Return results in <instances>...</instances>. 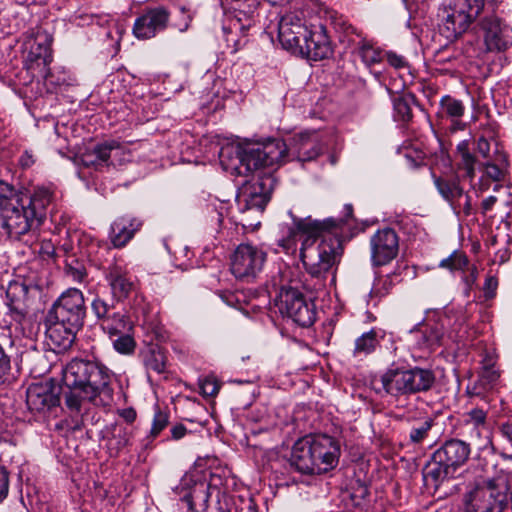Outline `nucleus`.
I'll list each match as a JSON object with an SVG mask.
<instances>
[{"mask_svg": "<svg viewBox=\"0 0 512 512\" xmlns=\"http://www.w3.org/2000/svg\"><path fill=\"white\" fill-rule=\"evenodd\" d=\"M290 249L292 242L301 241L300 257L306 271L312 277H324L340 261L343 248L336 229L342 221L328 218L323 221L310 217H292Z\"/></svg>", "mask_w": 512, "mask_h": 512, "instance_id": "f257e3e1", "label": "nucleus"}, {"mask_svg": "<svg viewBox=\"0 0 512 512\" xmlns=\"http://www.w3.org/2000/svg\"><path fill=\"white\" fill-rule=\"evenodd\" d=\"M284 150L276 141L263 145L245 144L240 176L251 177L236 196L239 211L261 214L275 186L272 167L283 157Z\"/></svg>", "mask_w": 512, "mask_h": 512, "instance_id": "f03ea898", "label": "nucleus"}, {"mask_svg": "<svg viewBox=\"0 0 512 512\" xmlns=\"http://www.w3.org/2000/svg\"><path fill=\"white\" fill-rule=\"evenodd\" d=\"M63 381L68 388L65 404L71 412L80 413L85 403L105 406L112 401L111 377L108 369L98 362L71 360L64 368Z\"/></svg>", "mask_w": 512, "mask_h": 512, "instance_id": "7ed1b4c3", "label": "nucleus"}, {"mask_svg": "<svg viewBox=\"0 0 512 512\" xmlns=\"http://www.w3.org/2000/svg\"><path fill=\"white\" fill-rule=\"evenodd\" d=\"M339 457L340 446L333 437L309 434L293 444L290 466L303 474H322L334 469Z\"/></svg>", "mask_w": 512, "mask_h": 512, "instance_id": "20e7f679", "label": "nucleus"}, {"mask_svg": "<svg viewBox=\"0 0 512 512\" xmlns=\"http://www.w3.org/2000/svg\"><path fill=\"white\" fill-rule=\"evenodd\" d=\"M436 382L433 370L419 366L389 367L373 384L378 393L384 392L395 398L409 397L431 390Z\"/></svg>", "mask_w": 512, "mask_h": 512, "instance_id": "39448f33", "label": "nucleus"}, {"mask_svg": "<svg viewBox=\"0 0 512 512\" xmlns=\"http://www.w3.org/2000/svg\"><path fill=\"white\" fill-rule=\"evenodd\" d=\"M508 478L499 471L488 479L477 480L464 495L465 512H503L508 504Z\"/></svg>", "mask_w": 512, "mask_h": 512, "instance_id": "423d86ee", "label": "nucleus"}, {"mask_svg": "<svg viewBox=\"0 0 512 512\" xmlns=\"http://www.w3.org/2000/svg\"><path fill=\"white\" fill-rule=\"evenodd\" d=\"M2 185L4 188L0 193V218L7 234L18 239L38 229L41 223L24 203L23 193L8 184Z\"/></svg>", "mask_w": 512, "mask_h": 512, "instance_id": "0eeeda50", "label": "nucleus"}, {"mask_svg": "<svg viewBox=\"0 0 512 512\" xmlns=\"http://www.w3.org/2000/svg\"><path fill=\"white\" fill-rule=\"evenodd\" d=\"M290 19V54L319 61L332 54V47L326 29L322 25L307 26L296 17Z\"/></svg>", "mask_w": 512, "mask_h": 512, "instance_id": "6e6552de", "label": "nucleus"}, {"mask_svg": "<svg viewBox=\"0 0 512 512\" xmlns=\"http://www.w3.org/2000/svg\"><path fill=\"white\" fill-rule=\"evenodd\" d=\"M470 453V445L462 440L445 441L433 452L430 461L426 464L423 470L424 478L438 486L445 479L454 476L455 472L467 462Z\"/></svg>", "mask_w": 512, "mask_h": 512, "instance_id": "1a4fd4ad", "label": "nucleus"}, {"mask_svg": "<svg viewBox=\"0 0 512 512\" xmlns=\"http://www.w3.org/2000/svg\"><path fill=\"white\" fill-rule=\"evenodd\" d=\"M51 319L82 328L86 316V306L82 291L69 288L64 291L48 312Z\"/></svg>", "mask_w": 512, "mask_h": 512, "instance_id": "9d476101", "label": "nucleus"}, {"mask_svg": "<svg viewBox=\"0 0 512 512\" xmlns=\"http://www.w3.org/2000/svg\"><path fill=\"white\" fill-rule=\"evenodd\" d=\"M266 253L262 248L250 243L237 246L231 256V272L241 280L254 279L263 269Z\"/></svg>", "mask_w": 512, "mask_h": 512, "instance_id": "9b49d317", "label": "nucleus"}, {"mask_svg": "<svg viewBox=\"0 0 512 512\" xmlns=\"http://www.w3.org/2000/svg\"><path fill=\"white\" fill-rule=\"evenodd\" d=\"M169 19L170 12L166 7H148L135 19L133 35L141 40L151 39L167 28Z\"/></svg>", "mask_w": 512, "mask_h": 512, "instance_id": "f8f14e48", "label": "nucleus"}, {"mask_svg": "<svg viewBox=\"0 0 512 512\" xmlns=\"http://www.w3.org/2000/svg\"><path fill=\"white\" fill-rule=\"evenodd\" d=\"M91 309L96 318L101 321L104 332L111 338L126 332H132L133 325L129 318L120 312L110 313L111 305L99 296H96L92 301Z\"/></svg>", "mask_w": 512, "mask_h": 512, "instance_id": "ddd939ff", "label": "nucleus"}, {"mask_svg": "<svg viewBox=\"0 0 512 512\" xmlns=\"http://www.w3.org/2000/svg\"><path fill=\"white\" fill-rule=\"evenodd\" d=\"M28 288L20 282H11L6 291L8 316L15 323V330L26 335V326L29 323L28 310L26 305Z\"/></svg>", "mask_w": 512, "mask_h": 512, "instance_id": "4468645a", "label": "nucleus"}, {"mask_svg": "<svg viewBox=\"0 0 512 512\" xmlns=\"http://www.w3.org/2000/svg\"><path fill=\"white\" fill-rule=\"evenodd\" d=\"M371 261L374 266L391 262L398 254L399 240L391 228L378 230L370 239Z\"/></svg>", "mask_w": 512, "mask_h": 512, "instance_id": "2eb2a0df", "label": "nucleus"}, {"mask_svg": "<svg viewBox=\"0 0 512 512\" xmlns=\"http://www.w3.org/2000/svg\"><path fill=\"white\" fill-rule=\"evenodd\" d=\"M484 42L488 51L506 50L512 44V28L496 16H487L481 23Z\"/></svg>", "mask_w": 512, "mask_h": 512, "instance_id": "dca6fc26", "label": "nucleus"}, {"mask_svg": "<svg viewBox=\"0 0 512 512\" xmlns=\"http://www.w3.org/2000/svg\"><path fill=\"white\" fill-rule=\"evenodd\" d=\"M438 17L441 22L439 31L447 40L453 41L464 33L474 20L454 2L453 5L439 9Z\"/></svg>", "mask_w": 512, "mask_h": 512, "instance_id": "f3484780", "label": "nucleus"}, {"mask_svg": "<svg viewBox=\"0 0 512 512\" xmlns=\"http://www.w3.org/2000/svg\"><path fill=\"white\" fill-rule=\"evenodd\" d=\"M105 278L110 286L113 299L117 301L128 298L135 288L132 275L127 268L118 262H115L106 270Z\"/></svg>", "mask_w": 512, "mask_h": 512, "instance_id": "a211bd4d", "label": "nucleus"}, {"mask_svg": "<svg viewBox=\"0 0 512 512\" xmlns=\"http://www.w3.org/2000/svg\"><path fill=\"white\" fill-rule=\"evenodd\" d=\"M46 338L50 341L53 349L66 350L70 348L75 341L76 334L80 328L74 325L62 323L60 320L51 319L47 315L45 320Z\"/></svg>", "mask_w": 512, "mask_h": 512, "instance_id": "6ab92c4d", "label": "nucleus"}, {"mask_svg": "<svg viewBox=\"0 0 512 512\" xmlns=\"http://www.w3.org/2000/svg\"><path fill=\"white\" fill-rule=\"evenodd\" d=\"M26 45L28 47L26 64L29 69L46 68L51 63V38L47 33L37 32L35 38L29 40Z\"/></svg>", "mask_w": 512, "mask_h": 512, "instance_id": "aec40b11", "label": "nucleus"}, {"mask_svg": "<svg viewBox=\"0 0 512 512\" xmlns=\"http://www.w3.org/2000/svg\"><path fill=\"white\" fill-rule=\"evenodd\" d=\"M451 322L448 316L441 317L436 322L421 323L411 332H419L422 334V341L419 343L421 347L432 348L442 344V341L447 335L448 338L454 339L456 337L455 330L446 331L445 326Z\"/></svg>", "mask_w": 512, "mask_h": 512, "instance_id": "412c9836", "label": "nucleus"}, {"mask_svg": "<svg viewBox=\"0 0 512 512\" xmlns=\"http://www.w3.org/2000/svg\"><path fill=\"white\" fill-rule=\"evenodd\" d=\"M315 306L310 298L290 287V319L301 327H309L315 321Z\"/></svg>", "mask_w": 512, "mask_h": 512, "instance_id": "4be33fe9", "label": "nucleus"}, {"mask_svg": "<svg viewBox=\"0 0 512 512\" xmlns=\"http://www.w3.org/2000/svg\"><path fill=\"white\" fill-rule=\"evenodd\" d=\"M26 401L31 410L44 411L59 405V391L50 385H31L27 389Z\"/></svg>", "mask_w": 512, "mask_h": 512, "instance_id": "5701e85b", "label": "nucleus"}, {"mask_svg": "<svg viewBox=\"0 0 512 512\" xmlns=\"http://www.w3.org/2000/svg\"><path fill=\"white\" fill-rule=\"evenodd\" d=\"M142 222L133 217H119L110 227L109 239L115 248L124 247L140 230Z\"/></svg>", "mask_w": 512, "mask_h": 512, "instance_id": "b1692460", "label": "nucleus"}, {"mask_svg": "<svg viewBox=\"0 0 512 512\" xmlns=\"http://www.w3.org/2000/svg\"><path fill=\"white\" fill-rule=\"evenodd\" d=\"M54 200V191L47 187H37L28 196L23 193V201L42 224L46 218L47 208Z\"/></svg>", "mask_w": 512, "mask_h": 512, "instance_id": "393cba45", "label": "nucleus"}, {"mask_svg": "<svg viewBox=\"0 0 512 512\" xmlns=\"http://www.w3.org/2000/svg\"><path fill=\"white\" fill-rule=\"evenodd\" d=\"M134 428L129 425H112L106 437V447L109 455L117 457L126 447L131 445Z\"/></svg>", "mask_w": 512, "mask_h": 512, "instance_id": "a878e982", "label": "nucleus"}, {"mask_svg": "<svg viewBox=\"0 0 512 512\" xmlns=\"http://www.w3.org/2000/svg\"><path fill=\"white\" fill-rule=\"evenodd\" d=\"M245 144L238 142H227L223 144L219 151L218 157L222 168L231 174L239 175L242 165V156Z\"/></svg>", "mask_w": 512, "mask_h": 512, "instance_id": "bb28decb", "label": "nucleus"}, {"mask_svg": "<svg viewBox=\"0 0 512 512\" xmlns=\"http://www.w3.org/2000/svg\"><path fill=\"white\" fill-rule=\"evenodd\" d=\"M121 149L119 142L110 140L96 145L91 151L82 155V162L85 166H100L106 164L112 154H118Z\"/></svg>", "mask_w": 512, "mask_h": 512, "instance_id": "cd10ccee", "label": "nucleus"}, {"mask_svg": "<svg viewBox=\"0 0 512 512\" xmlns=\"http://www.w3.org/2000/svg\"><path fill=\"white\" fill-rule=\"evenodd\" d=\"M296 150L297 160L305 162L315 159L323 151V146L316 132H306L300 135Z\"/></svg>", "mask_w": 512, "mask_h": 512, "instance_id": "c85d7f7f", "label": "nucleus"}, {"mask_svg": "<svg viewBox=\"0 0 512 512\" xmlns=\"http://www.w3.org/2000/svg\"><path fill=\"white\" fill-rule=\"evenodd\" d=\"M499 377L500 374L495 368L485 367L476 383L472 387H468V393L471 396L484 399L487 393L496 388Z\"/></svg>", "mask_w": 512, "mask_h": 512, "instance_id": "c756f323", "label": "nucleus"}, {"mask_svg": "<svg viewBox=\"0 0 512 512\" xmlns=\"http://www.w3.org/2000/svg\"><path fill=\"white\" fill-rule=\"evenodd\" d=\"M270 317L283 334L284 324L288 318V288L281 286L269 308Z\"/></svg>", "mask_w": 512, "mask_h": 512, "instance_id": "7c9ffc66", "label": "nucleus"}, {"mask_svg": "<svg viewBox=\"0 0 512 512\" xmlns=\"http://www.w3.org/2000/svg\"><path fill=\"white\" fill-rule=\"evenodd\" d=\"M266 32L275 47L288 50V20L285 16L277 17L275 21H271Z\"/></svg>", "mask_w": 512, "mask_h": 512, "instance_id": "2f4dec72", "label": "nucleus"}, {"mask_svg": "<svg viewBox=\"0 0 512 512\" xmlns=\"http://www.w3.org/2000/svg\"><path fill=\"white\" fill-rule=\"evenodd\" d=\"M355 52L367 67H371L383 60V52L366 39L358 42Z\"/></svg>", "mask_w": 512, "mask_h": 512, "instance_id": "473e14b6", "label": "nucleus"}, {"mask_svg": "<svg viewBox=\"0 0 512 512\" xmlns=\"http://www.w3.org/2000/svg\"><path fill=\"white\" fill-rule=\"evenodd\" d=\"M465 112V106L461 100L445 95L440 100V113L458 124Z\"/></svg>", "mask_w": 512, "mask_h": 512, "instance_id": "72a5a7b5", "label": "nucleus"}, {"mask_svg": "<svg viewBox=\"0 0 512 512\" xmlns=\"http://www.w3.org/2000/svg\"><path fill=\"white\" fill-rule=\"evenodd\" d=\"M143 362L148 371H153L157 374L165 372L166 356L161 348L157 346L150 347L143 353Z\"/></svg>", "mask_w": 512, "mask_h": 512, "instance_id": "f704fd0d", "label": "nucleus"}, {"mask_svg": "<svg viewBox=\"0 0 512 512\" xmlns=\"http://www.w3.org/2000/svg\"><path fill=\"white\" fill-rule=\"evenodd\" d=\"M378 344L379 341L377 339V332L374 329H371L370 331L363 333L355 340L353 355L355 357L362 355L366 356L374 352Z\"/></svg>", "mask_w": 512, "mask_h": 512, "instance_id": "c9c22d12", "label": "nucleus"}, {"mask_svg": "<svg viewBox=\"0 0 512 512\" xmlns=\"http://www.w3.org/2000/svg\"><path fill=\"white\" fill-rule=\"evenodd\" d=\"M435 185L441 196L450 204L462 195V187L456 180H445L441 178L435 179Z\"/></svg>", "mask_w": 512, "mask_h": 512, "instance_id": "e433bc0d", "label": "nucleus"}, {"mask_svg": "<svg viewBox=\"0 0 512 512\" xmlns=\"http://www.w3.org/2000/svg\"><path fill=\"white\" fill-rule=\"evenodd\" d=\"M464 422L466 425L472 426L476 430V434L480 436L482 429L487 426V410L476 407L465 413Z\"/></svg>", "mask_w": 512, "mask_h": 512, "instance_id": "4c0bfd02", "label": "nucleus"}, {"mask_svg": "<svg viewBox=\"0 0 512 512\" xmlns=\"http://www.w3.org/2000/svg\"><path fill=\"white\" fill-rule=\"evenodd\" d=\"M393 280L391 276L386 275L383 277H379L375 280L373 287L370 290L369 297L371 299H381L390 293L393 288Z\"/></svg>", "mask_w": 512, "mask_h": 512, "instance_id": "58836bf2", "label": "nucleus"}, {"mask_svg": "<svg viewBox=\"0 0 512 512\" xmlns=\"http://www.w3.org/2000/svg\"><path fill=\"white\" fill-rule=\"evenodd\" d=\"M496 161L502 163L506 162L505 155L501 154L497 147L495 149V157L493 158V162H487L485 164V174L487 177L494 181H500L504 177V171L499 165L495 163Z\"/></svg>", "mask_w": 512, "mask_h": 512, "instance_id": "ea45409f", "label": "nucleus"}, {"mask_svg": "<svg viewBox=\"0 0 512 512\" xmlns=\"http://www.w3.org/2000/svg\"><path fill=\"white\" fill-rule=\"evenodd\" d=\"M114 337L113 347L117 352L121 354H131L134 352L136 343L131 332H126Z\"/></svg>", "mask_w": 512, "mask_h": 512, "instance_id": "a19ab883", "label": "nucleus"}, {"mask_svg": "<svg viewBox=\"0 0 512 512\" xmlns=\"http://www.w3.org/2000/svg\"><path fill=\"white\" fill-rule=\"evenodd\" d=\"M457 7L462 9L472 19H475L484 6V0H454Z\"/></svg>", "mask_w": 512, "mask_h": 512, "instance_id": "79ce46f5", "label": "nucleus"}, {"mask_svg": "<svg viewBox=\"0 0 512 512\" xmlns=\"http://www.w3.org/2000/svg\"><path fill=\"white\" fill-rule=\"evenodd\" d=\"M395 116L399 121L408 122L412 118V110L408 101L404 98L394 99Z\"/></svg>", "mask_w": 512, "mask_h": 512, "instance_id": "37998d69", "label": "nucleus"}, {"mask_svg": "<svg viewBox=\"0 0 512 512\" xmlns=\"http://www.w3.org/2000/svg\"><path fill=\"white\" fill-rule=\"evenodd\" d=\"M169 416L167 413L157 410L154 414L152 426L150 430V437L156 438L168 425Z\"/></svg>", "mask_w": 512, "mask_h": 512, "instance_id": "c03bdc74", "label": "nucleus"}, {"mask_svg": "<svg viewBox=\"0 0 512 512\" xmlns=\"http://www.w3.org/2000/svg\"><path fill=\"white\" fill-rule=\"evenodd\" d=\"M191 505H196L197 502L206 503L208 501V488L205 484H195L191 492L185 496Z\"/></svg>", "mask_w": 512, "mask_h": 512, "instance_id": "a18cd8bd", "label": "nucleus"}, {"mask_svg": "<svg viewBox=\"0 0 512 512\" xmlns=\"http://www.w3.org/2000/svg\"><path fill=\"white\" fill-rule=\"evenodd\" d=\"M432 427L431 420H425L419 426L413 427L410 431L409 438L413 443H421L426 437Z\"/></svg>", "mask_w": 512, "mask_h": 512, "instance_id": "49530a36", "label": "nucleus"}, {"mask_svg": "<svg viewBox=\"0 0 512 512\" xmlns=\"http://www.w3.org/2000/svg\"><path fill=\"white\" fill-rule=\"evenodd\" d=\"M451 206L457 214L462 212L465 215H470L472 211L471 198L463 189L461 197H457L455 201L451 203Z\"/></svg>", "mask_w": 512, "mask_h": 512, "instance_id": "de8ad7c7", "label": "nucleus"}, {"mask_svg": "<svg viewBox=\"0 0 512 512\" xmlns=\"http://www.w3.org/2000/svg\"><path fill=\"white\" fill-rule=\"evenodd\" d=\"M199 388L203 396L214 397L219 392L220 384L213 377H206L200 380Z\"/></svg>", "mask_w": 512, "mask_h": 512, "instance_id": "09e8293b", "label": "nucleus"}, {"mask_svg": "<svg viewBox=\"0 0 512 512\" xmlns=\"http://www.w3.org/2000/svg\"><path fill=\"white\" fill-rule=\"evenodd\" d=\"M9 491V472L7 468L0 463V503H2Z\"/></svg>", "mask_w": 512, "mask_h": 512, "instance_id": "8fccbe9b", "label": "nucleus"}, {"mask_svg": "<svg viewBox=\"0 0 512 512\" xmlns=\"http://www.w3.org/2000/svg\"><path fill=\"white\" fill-rule=\"evenodd\" d=\"M11 369V361L9 355L5 352L4 347L0 344V379L6 376Z\"/></svg>", "mask_w": 512, "mask_h": 512, "instance_id": "3c124183", "label": "nucleus"}, {"mask_svg": "<svg viewBox=\"0 0 512 512\" xmlns=\"http://www.w3.org/2000/svg\"><path fill=\"white\" fill-rule=\"evenodd\" d=\"M460 156H461L462 163H463V165H464V167L466 169L467 175L470 178H473V176H474V163H475L474 156L470 153V151L465 152V153L461 154Z\"/></svg>", "mask_w": 512, "mask_h": 512, "instance_id": "603ef678", "label": "nucleus"}, {"mask_svg": "<svg viewBox=\"0 0 512 512\" xmlns=\"http://www.w3.org/2000/svg\"><path fill=\"white\" fill-rule=\"evenodd\" d=\"M452 271L463 270L468 265V259L464 254L453 253Z\"/></svg>", "mask_w": 512, "mask_h": 512, "instance_id": "864d4df0", "label": "nucleus"}, {"mask_svg": "<svg viewBox=\"0 0 512 512\" xmlns=\"http://www.w3.org/2000/svg\"><path fill=\"white\" fill-rule=\"evenodd\" d=\"M498 286L497 278L489 276L486 278L484 283V291L487 297H493Z\"/></svg>", "mask_w": 512, "mask_h": 512, "instance_id": "5fc2aeb1", "label": "nucleus"}, {"mask_svg": "<svg viewBox=\"0 0 512 512\" xmlns=\"http://www.w3.org/2000/svg\"><path fill=\"white\" fill-rule=\"evenodd\" d=\"M499 432L503 439L512 445V421H507L499 426Z\"/></svg>", "mask_w": 512, "mask_h": 512, "instance_id": "6e6d98bb", "label": "nucleus"}, {"mask_svg": "<svg viewBox=\"0 0 512 512\" xmlns=\"http://www.w3.org/2000/svg\"><path fill=\"white\" fill-rule=\"evenodd\" d=\"M477 151L479 154H481L484 158L490 157V143L489 141L484 138L480 137L477 141Z\"/></svg>", "mask_w": 512, "mask_h": 512, "instance_id": "4d7b16f0", "label": "nucleus"}, {"mask_svg": "<svg viewBox=\"0 0 512 512\" xmlns=\"http://www.w3.org/2000/svg\"><path fill=\"white\" fill-rule=\"evenodd\" d=\"M388 63L395 68H403L406 65V61L402 56L396 55L394 53L387 54Z\"/></svg>", "mask_w": 512, "mask_h": 512, "instance_id": "13d9d810", "label": "nucleus"}, {"mask_svg": "<svg viewBox=\"0 0 512 512\" xmlns=\"http://www.w3.org/2000/svg\"><path fill=\"white\" fill-rule=\"evenodd\" d=\"M187 432L188 430L183 424L174 425L171 428V438L173 440H180L187 434Z\"/></svg>", "mask_w": 512, "mask_h": 512, "instance_id": "bf43d9fd", "label": "nucleus"}, {"mask_svg": "<svg viewBox=\"0 0 512 512\" xmlns=\"http://www.w3.org/2000/svg\"><path fill=\"white\" fill-rule=\"evenodd\" d=\"M277 247L274 248L275 253L284 252L287 253L288 251V237L283 233L278 239L276 240Z\"/></svg>", "mask_w": 512, "mask_h": 512, "instance_id": "052dcab7", "label": "nucleus"}, {"mask_svg": "<svg viewBox=\"0 0 512 512\" xmlns=\"http://www.w3.org/2000/svg\"><path fill=\"white\" fill-rule=\"evenodd\" d=\"M120 415L127 423H132L136 419V412L132 408L122 410Z\"/></svg>", "mask_w": 512, "mask_h": 512, "instance_id": "680f3d73", "label": "nucleus"}, {"mask_svg": "<svg viewBox=\"0 0 512 512\" xmlns=\"http://www.w3.org/2000/svg\"><path fill=\"white\" fill-rule=\"evenodd\" d=\"M477 269L475 266L471 267L470 268V273L468 276L465 277V283L467 285L468 288H470L477 280Z\"/></svg>", "mask_w": 512, "mask_h": 512, "instance_id": "e2e57ef3", "label": "nucleus"}, {"mask_svg": "<svg viewBox=\"0 0 512 512\" xmlns=\"http://www.w3.org/2000/svg\"><path fill=\"white\" fill-rule=\"evenodd\" d=\"M19 161L23 168H28L34 163L33 155L26 151Z\"/></svg>", "mask_w": 512, "mask_h": 512, "instance_id": "0e129e2a", "label": "nucleus"}, {"mask_svg": "<svg viewBox=\"0 0 512 512\" xmlns=\"http://www.w3.org/2000/svg\"><path fill=\"white\" fill-rule=\"evenodd\" d=\"M69 274L73 277L74 280L82 281L86 276V273L83 269L78 268H69Z\"/></svg>", "mask_w": 512, "mask_h": 512, "instance_id": "69168bd1", "label": "nucleus"}, {"mask_svg": "<svg viewBox=\"0 0 512 512\" xmlns=\"http://www.w3.org/2000/svg\"><path fill=\"white\" fill-rule=\"evenodd\" d=\"M497 198L495 196H489L482 202V208L484 211H489L492 209L494 204L496 203Z\"/></svg>", "mask_w": 512, "mask_h": 512, "instance_id": "338daca9", "label": "nucleus"}, {"mask_svg": "<svg viewBox=\"0 0 512 512\" xmlns=\"http://www.w3.org/2000/svg\"><path fill=\"white\" fill-rule=\"evenodd\" d=\"M42 250H43L44 253H46L50 257H53L54 254H55V249H54L53 245L50 242L44 243L42 245Z\"/></svg>", "mask_w": 512, "mask_h": 512, "instance_id": "774afa93", "label": "nucleus"}]
</instances>
